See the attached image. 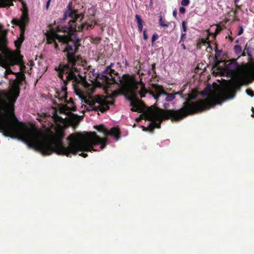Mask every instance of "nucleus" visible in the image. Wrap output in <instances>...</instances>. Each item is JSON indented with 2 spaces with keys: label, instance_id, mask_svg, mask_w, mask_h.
<instances>
[{
  "label": "nucleus",
  "instance_id": "nucleus-27",
  "mask_svg": "<svg viewBox=\"0 0 254 254\" xmlns=\"http://www.w3.org/2000/svg\"><path fill=\"white\" fill-rule=\"evenodd\" d=\"M182 46H183L184 49H186V47H185V45L184 44H182Z\"/></svg>",
  "mask_w": 254,
  "mask_h": 254
},
{
  "label": "nucleus",
  "instance_id": "nucleus-22",
  "mask_svg": "<svg viewBox=\"0 0 254 254\" xmlns=\"http://www.w3.org/2000/svg\"><path fill=\"white\" fill-rule=\"evenodd\" d=\"M51 0H48L46 3V8L47 9L49 8Z\"/></svg>",
  "mask_w": 254,
  "mask_h": 254
},
{
  "label": "nucleus",
  "instance_id": "nucleus-9",
  "mask_svg": "<svg viewBox=\"0 0 254 254\" xmlns=\"http://www.w3.org/2000/svg\"><path fill=\"white\" fill-rule=\"evenodd\" d=\"M135 19L137 23L138 30L140 32H141L143 29V21L141 19L140 16L138 14L135 15Z\"/></svg>",
  "mask_w": 254,
  "mask_h": 254
},
{
  "label": "nucleus",
  "instance_id": "nucleus-8",
  "mask_svg": "<svg viewBox=\"0 0 254 254\" xmlns=\"http://www.w3.org/2000/svg\"><path fill=\"white\" fill-rule=\"evenodd\" d=\"M15 64V61L13 59H10L8 61L7 60H3L0 62L1 65L4 68L8 67L10 65H14Z\"/></svg>",
  "mask_w": 254,
  "mask_h": 254
},
{
  "label": "nucleus",
  "instance_id": "nucleus-12",
  "mask_svg": "<svg viewBox=\"0 0 254 254\" xmlns=\"http://www.w3.org/2000/svg\"><path fill=\"white\" fill-rule=\"evenodd\" d=\"M159 25L161 27H167L169 26L168 22H166L163 19L162 17L160 16L159 19Z\"/></svg>",
  "mask_w": 254,
  "mask_h": 254
},
{
  "label": "nucleus",
  "instance_id": "nucleus-29",
  "mask_svg": "<svg viewBox=\"0 0 254 254\" xmlns=\"http://www.w3.org/2000/svg\"><path fill=\"white\" fill-rule=\"evenodd\" d=\"M236 13H237V11H236V10H235V11H234V14H235V15H236Z\"/></svg>",
  "mask_w": 254,
  "mask_h": 254
},
{
  "label": "nucleus",
  "instance_id": "nucleus-4",
  "mask_svg": "<svg viewBox=\"0 0 254 254\" xmlns=\"http://www.w3.org/2000/svg\"><path fill=\"white\" fill-rule=\"evenodd\" d=\"M29 18L27 11L23 12L20 19H13L12 23L13 25H18L20 27V34L18 40L15 41V46L18 48L21 46L22 42L24 39V32L25 26L28 22Z\"/></svg>",
  "mask_w": 254,
  "mask_h": 254
},
{
  "label": "nucleus",
  "instance_id": "nucleus-10",
  "mask_svg": "<svg viewBox=\"0 0 254 254\" xmlns=\"http://www.w3.org/2000/svg\"><path fill=\"white\" fill-rule=\"evenodd\" d=\"M79 116L75 114H72L70 117V122L72 125H75L78 124V123L79 121Z\"/></svg>",
  "mask_w": 254,
  "mask_h": 254
},
{
  "label": "nucleus",
  "instance_id": "nucleus-18",
  "mask_svg": "<svg viewBox=\"0 0 254 254\" xmlns=\"http://www.w3.org/2000/svg\"><path fill=\"white\" fill-rule=\"evenodd\" d=\"M243 31H244V29H243V27L242 26H240L239 31L238 32V35H239V36L241 35L243 33Z\"/></svg>",
  "mask_w": 254,
  "mask_h": 254
},
{
  "label": "nucleus",
  "instance_id": "nucleus-21",
  "mask_svg": "<svg viewBox=\"0 0 254 254\" xmlns=\"http://www.w3.org/2000/svg\"><path fill=\"white\" fill-rule=\"evenodd\" d=\"M143 38L144 40H147L148 39V36L146 34V30L143 31Z\"/></svg>",
  "mask_w": 254,
  "mask_h": 254
},
{
  "label": "nucleus",
  "instance_id": "nucleus-30",
  "mask_svg": "<svg viewBox=\"0 0 254 254\" xmlns=\"http://www.w3.org/2000/svg\"><path fill=\"white\" fill-rule=\"evenodd\" d=\"M253 116H254V109H253Z\"/></svg>",
  "mask_w": 254,
  "mask_h": 254
},
{
  "label": "nucleus",
  "instance_id": "nucleus-1",
  "mask_svg": "<svg viewBox=\"0 0 254 254\" xmlns=\"http://www.w3.org/2000/svg\"><path fill=\"white\" fill-rule=\"evenodd\" d=\"M253 79L254 66L246 67L238 74L235 82L229 83L222 87L218 85H215L213 87L210 85L208 86L201 93L202 97H206L196 102H191V100L196 98L198 94L197 91L193 89L190 93L187 94L183 107L178 111H164L154 106L145 109L143 102L137 97V94H138L141 98H143L146 93H149L156 102H159L160 98L162 97H165V101L170 102L175 99L176 95H182V92H178L174 94H167L162 86L158 85H153L148 92L141 81L136 80L134 76L129 75H124L120 82L121 87L129 94L131 111L143 113L140 118L137 119V121L145 119L150 121L147 127H143V130L151 131L155 127L159 128L164 119L171 118L173 120H179L189 115L209 109L216 104H220L226 99L233 98L238 85H242Z\"/></svg>",
  "mask_w": 254,
  "mask_h": 254
},
{
  "label": "nucleus",
  "instance_id": "nucleus-7",
  "mask_svg": "<svg viewBox=\"0 0 254 254\" xmlns=\"http://www.w3.org/2000/svg\"><path fill=\"white\" fill-rule=\"evenodd\" d=\"M224 70L228 73L234 74L237 70L239 65L235 60L231 62H227L224 64Z\"/></svg>",
  "mask_w": 254,
  "mask_h": 254
},
{
  "label": "nucleus",
  "instance_id": "nucleus-19",
  "mask_svg": "<svg viewBox=\"0 0 254 254\" xmlns=\"http://www.w3.org/2000/svg\"><path fill=\"white\" fill-rule=\"evenodd\" d=\"M179 11L181 13L184 14L185 13L186 9L184 7H180Z\"/></svg>",
  "mask_w": 254,
  "mask_h": 254
},
{
  "label": "nucleus",
  "instance_id": "nucleus-15",
  "mask_svg": "<svg viewBox=\"0 0 254 254\" xmlns=\"http://www.w3.org/2000/svg\"><path fill=\"white\" fill-rule=\"evenodd\" d=\"M246 93L248 95L250 96L251 97H253L254 96V92L251 89H247Z\"/></svg>",
  "mask_w": 254,
  "mask_h": 254
},
{
  "label": "nucleus",
  "instance_id": "nucleus-20",
  "mask_svg": "<svg viewBox=\"0 0 254 254\" xmlns=\"http://www.w3.org/2000/svg\"><path fill=\"white\" fill-rule=\"evenodd\" d=\"M182 28H183V31L184 32H185L187 30V27H186L185 21H183L182 22Z\"/></svg>",
  "mask_w": 254,
  "mask_h": 254
},
{
  "label": "nucleus",
  "instance_id": "nucleus-5",
  "mask_svg": "<svg viewBox=\"0 0 254 254\" xmlns=\"http://www.w3.org/2000/svg\"><path fill=\"white\" fill-rule=\"evenodd\" d=\"M55 96L56 98H58L59 101L67 103V105L63 106L62 108V111L64 112L65 114L68 113L71 110L73 111L74 110V107L73 105L72 106L73 104L72 100H70V102H67L66 87L64 86L60 91H57Z\"/></svg>",
  "mask_w": 254,
  "mask_h": 254
},
{
  "label": "nucleus",
  "instance_id": "nucleus-25",
  "mask_svg": "<svg viewBox=\"0 0 254 254\" xmlns=\"http://www.w3.org/2000/svg\"><path fill=\"white\" fill-rule=\"evenodd\" d=\"M186 38V34L185 33H182V37H181V39H183V38Z\"/></svg>",
  "mask_w": 254,
  "mask_h": 254
},
{
  "label": "nucleus",
  "instance_id": "nucleus-6",
  "mask_svg": "<svg viewBox=\"0 0 254 254\" xmlns=\"http://www.w3.org/2000/svg\"><path fill=\"white\" fill-rule=\"evenodd\" d=\"M111 74L112 75L113 78L114 79V82L112 83L108 84L107 85V88L106 89H104V91L106 93V96H104V99H106V100L112 101L114 102L113 100V98L115 97H117L119 94V92L117 91V88H118V85H116V87H114L113 86L114 84L116 82V79H115V77L113 76V74H115L114 70H113L111 68Z\"/></svg>",
  "mask_w": 254,
  "mask_h": 254
},
{
  "label": "nucleus",
  "instance_id": "nucleus-17",
  "mask_svg": "<svg viewBox=\"0 0 254 254\" xmlns=\"http://www.w3.org/2000/svg\"><path fill=\"white\" fill-rule=\"evenodd\" d=\"M158 39V35L157 34H153L152 37V42L153 43Z\"/></svg>",
  "mask_w": 254,
  "mask_h": 254
},
{
  "label": "nucleus",
  "instance_id": "nucleus-23",
  "mask_svg": "<svg viewBox=\"0 0 254 254\" xmlns=\"http://www.w3.org/2000/svg\"><path fill=\"white\" fill-rule=\"evenodd\" d=\"M79 155L80 156H82L84 158H85L87 156V154L86 153H83V152H82L81 153L79 154Z\"/></svg>",
  "mask_w": 254,
  "mask_h": 254
},
{
  "label": "nucleus",
  "instance_id": "nucleus-24",
  "mask_svg": "<svg viewBox=\"0 0 254 254\" xmlns=\"http://www.w3.org/2000/svg\"><path fill=\"white\" fill-rule=\"evenodd\" d=\"M177 10H174L173 12V15L175 17H176L177 16Z\"/></svg>",
  "mask_w": 254,
  "mask_h": 254
},
{
  "label": "nucleus",
  "instance_id": "nucleus-13",
  "mask_svg": "<svg viewBox=\"0 0 254 254\" xmlns=\"http://www.w3.org/2000/svg\"><path fill=\"white\" fill-rule=\"evenodd\" d=\"M5 35V33L2 31L1 27L0 26V42L3 41Z\"/></svg>",
  "mask_w": 254,
  "mask_h": 254
},
{
  "label": "nucleus",
  "instance_id": "nucleus-14",
  "mask_svg": "<svg viewBox=\"0 0 254 254\" xmlns=\"http://www.w3.org/2000/svg\"><path fill=\"white\" fill-rule=\"evenodd\" d=\"M190 2V0H181V3L183 6H187Z\"/></svg>",
  "mask_w": 254,
  "mask_h": 254
},
{
  "label": "nucleus",
  "instance_id": "nucleus-28",
  "mask_svg": "<svg viewBox=\"0 0 254 254\" xmlns=\"http://www.w3.org/2000/svg\"><path fill=\"white\" fill-rule=\"evenodd\" d=\"M235 49H237V48H239V46H235Z\"/></svg>",
  "mask_w": 254,
  "mask_h": 254
},
{
  "label": "nucleus",
  "instance_id": "nucleus-3",
  "mask_svg": "<svg viewBox=\"0 0 254 254\" xmlns=\"http://www.w3.org/2000/svg\"><path fill=\"white\" fill-rule=\"evenodd\" d=\"M19 94V83L15 80L10 90L2 94L3 98L0 99V131L6 136L23 141L29 148L39 151L44 155L51 154L54 152V124L49 122H54V116L40 119V122H48L42 124L44 132L26 126L11 114Z\"/></svg>",
  "mask_w": 254,
  "mask_h": 254
},
{
  "label": "nucleus",
  "instance_id": "nucleus-2",
  "mask_svg": "<svg viewBox=\"0 0 254 254\" xmlns=\"http://www.w3.org/2000/svg\"><path fill=\"white\" fill-rule=\"evenodd\" d=\"M68 15L70 19L68 27H64L58 25L51 27L45 33L47 43L55 44V48L59 49L57 41L66 44L64 52L66 56L68 63L61 64L55 69L58 76L64 81L72 80L74 90L81 102L85 104L84 108L88 111H100L104 112L109 109V106L113 104L112 101L106 100L104 96L96 95L92 96L91 93L97 88L106 89L108 84L114 82L111 74V68L108 67L101 76L93 68L84 71V75L80 73L81 67L84 65L85 61L81 58L76 57L75 52L79 46V39L75 35L76 31L84 29L91 28L96 22L92 20L89 22L82 21L83 16L75 11L69 10L65 15Z\"/></svg>",
  "mask_w": 254,
  "mask_h": 254
},
{
  "label": "nucleus",
  "instance_id": "nucleus-26",
  "mask_svg": "<svg viewBox=\"0 0 254 254\" xmlns=\"http://www.w3.org/2000/svg\"><path fill=\"white\" fill-rule=\"evenodd\" d=\"M167 104L165 103V104H164L163 106H164V108H167Z\"/></svg>",
  "mask_w": 254,
  "mask_h": 254
},
{
  "label": "nucleus",
  "instance_id": "nucleus-16",
  "mask_svg": "<svg viewBox=\"0 0 254 254\" xmlns=\"http://www.w3.org/2000/svg\"><path fill=\"white\" fill-rule=\"evenodd\" d=\"M13 73V72L12 71V70L10 69V68L9 67L5 68V75L6 76H7V75L10 74V73Z\"/></svg>",
  "mask_w": 254,
  "mask_h": 254
},
{
  "label": "nucleus",
  "instance_id": "nucleus-11",
  "mask_svg": "<svg viewBox=\"0 0 254 254\" xmlns=\"http://www.w3.org/2000/svg\"><path fill=\"white\" fill-rule=\"evenodd\" d=\"M13 0H0V6H6L13 5Z\"/></svg>",
  "mask_w": 254,
  "mask_h": 254
}]
</instances>
